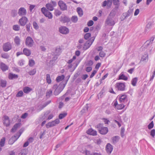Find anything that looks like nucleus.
I'll use <instances>...</instances> for the list:
<instances>
[{
    "label": "nucleus",
    "instance_id": "nucleus-1",
    "mask_svg": "<svg viewBox=\"0 0 155 155\" xmlns=\"http://www.w3.org/2000/svg\"><path fill=\"white\" fill-rule=\"evenodd\" d=\"M112 2L114 5H120L119 0H107V1H104L103 2L102 6L104 7L107 6V8L109 9L111 6Z\"/></svg>",
    "mask_w": 155,
    "mask_h": 155
},
{
    "label": "nucleus",
    "instance_id": "nucleus-2",
    "mask_svg": "<svg viewBox=\"0 0 155 155\" xmlns=\"http://www.w3.org/2000/svg\"><path fill=\"white\" fill-rule=\"evenodd\" d=\"M65 84H60L58 85L57 84H54L53 87L52 89L54 90V94L57 96L58 95L64 88Z\"/></svg>",
    "mask_w": 155,
    "mask_h": 155
},
{
    "label": "nucleus",
    "instance_id": "nucleus-3",
    "mask_svg": "<svg viewBox=\"0 0 155 155\" xmlns=\"http://www.w3.org/2000/svg\"><path fill=\"white\" fill-rule=\"evenodd\" d=\"M115 15V12L113 10L111 11L109 15L105 21V24L109 26H113L115 24V22L113 19V18Z\"/></svg>",
    "mask_w": 155,
    "mask_h": 155
},
{
    "label": "nucleus",
    "instance_id": "nucleus-4",
    "mask_svg": "<svg viewBox=\"0 0 155 155\" xmlns=\"http://www.w3.org/2000/svg\"><path fill=\"white\" fill-rule=\"evenodd\" d=\"M95 127L97 128L99 132L102 135H105L108 131L107 127H104L103 124L101 123L98 124Z\"/></svg>",
    "mask_w": 155,
    "mask_h": 155
},
{
    "label": "nucleus",
    "instance_id": "nucleus-5",
    "mask_svg": "<svg viewBox=\"0 0 155 155\" xmlns=\"http://www.w3.org/2000/svg\"><path fill=\"white\" fill-rule=\"evenodd\" d=\"M95 38L94 37H91L90 40L87 41L84 44L83 49L86 50L88 49L93 43Z\"/></svg>",
    "mask_w": 155,
    "mask_h": 155
},
{
    "label": "nucleus",
    "instance_id": "nucleus-6",
    "mask_svg": "<svg viewBox=\"0 0 155 155\" xmlns=\"http://www.w3.org/2000/svg\"><path fill=\"white\" fill-rule=\"evenodd\" d=\"M56 5L57 3L55 1L51 0L50 3H47L46 5L45 6L48 10L52 11L54 9V7Z\"/></svg>",
    "mask_w": 155,
    "mask_h": 155
},
{
    "label": "nucleus",
    "instance_id": "nucleus-7",
    "mask_svg": "<svg viewBox=\"0 0 155 155\" xmlns=\"http://www.w3.org/2000/svg\"><path fill=\"white\" fill-rule=\"evenodd\" d=\"M41 11L44 15L49 19H51L52 18V15L51 13L45 7H43L41 8Z\"/></svg>",
    "mask_w": 155,
    "mask_h": 155
},
{
    "label": "nucleus",
    "instance_id": "nucleus-8",
    "mask_svg": "<svg viewBox=\"0 0 155 155\" xmlns=\"http://www.w3.org/2000/svg\"><path fill=\"white\" fill-rule=\"evenodd\" d=\"M34 41L31 37H28L25 40V45L28 47H31L33 45Z\"/></svg>",
    "mask_w": 155,
    "mask_h": 155
},
{
    "label": "nucleus",
    "instance_id": "nucleus-9",
    "mask_svg": "<svg viewBox=\"0 0 155 155\" xmlns=\"http://www.w3.org/2000/svg\"><path fill=\"white\" fill-rule=\"evenodd\" d=\"M59 31L61 34L66 35L69 33V30L66 27L61 26L59 28Z\"/></svg>",
    "mask_w": 155,
    "mask_h": 155
},
{
    "label": "nucleus",
    "instance_id": "nucleus-10",
    "mask_svg": "<svg viewBox=\"0 0 155 155\" xmlns=\"http://www.w3.org/2000/svg\"><path fill=\"white\" fill-rule=\"evenodd\" d=\"M125 83L121 82L117 83L116 84L115 87L117 88L118 90L120 91H124L125 90Z\"/></svg>",
    "mask_w": 155,
    "mask_h": 155
},
{
    "label": "nucleus",
    "instance_id": "nucleus-11",
    "mask_svg": "<svg viewBox=\"0 0 155 155\" xmlns=\"http://www.w3.org/2000/svg\"><path fill=\"white\" fill-rule=\"evenodd\" d=\"M60 123V120L58 119H56L55 120L51 122H49L48 124H46V127L47 128L50 127L55 126Z\"/></svg>",
    "mask_w": 155,
    "mask_h": 155
},
{
    "label": "nucleus",
    "instance_id": "nucleus-12",
    "mask_svg": "<svg viewBox=\"0 0 155 155\" xmlns=\"http://www.w3.org/2000/svg\"><path fill=\"white\" fill-rule=\"evenodd\" d=\"M58 4L61 11H64L67 10V6L63 1H59L58 2Z\"/></svg>",
    "mask_w": 155,
    "mask_h": 155
},
{
    "label": "nucleus",
    "instance_id": "nucleus-13",
    "mask_svg": "<svg viewBox=\"0 0 155 155\" xmlns=\"http://www.w3.org/2000/svg\"><path fill=\"white\" fill-rule=\"evenodd\" d=\"M12 48L11 44L9 42L5 43L3 45V49L4 51L7 52L11 49Z\"/></svg>",
    "mask_w": 155,
    "mask_h": 155
},
{
    "label": "nucleus",
    "instance_id": "nucleus-14",
    "mask_svg": "<svg viewBox=\"0 0 155 155\" xmlns=\"http://www.w3.org/2000/svg\"><path fill=\"white\" fill-rule=\"evenodd\" d=\"M118 97L120 102L126 103L128 101L127 96L126 94H120L118 95Z\"/></svg>",
    "mask_w": 155,
    "mask_h": 155
},
{
    "label": "nucleus",
    "instance_id": "nucleus-15",
    "mask_svg": "<svg viewBox=\"0 0 155 155\" xmlns=\"http://www.w3.org/2000/svg\"><path fill=\"white\" fill-rule=\"evenodd\" d=\"M28 21V18L25 16L22 17L19 20V24L21 26H25Z\"/></svg>",
    "mask_w": 155,
    "mask_h": 155
},
{
    "label": "nucleus",
    "instance_id": "nucleus-16",
    "mask_svg": "<svg viewBox=\"0 0 155 155\" xmlns=\"http://www.w3.org/2000/svg\"><path fill=\"white\" fill-rule=\"evenodd\" d=\"M70 20L71 19L65 15L61 16L59 18V21L63 23H68Z\"/></svg>",
    "mask_w": 155,
    "mask_h": 155
},
{
    "label": "nucleus",
    "instance_id": "nucleus-17",
    "mask_svg": "<svg viewBox=\"0 0 155 155\" xmlns=\"http://www.w3.org/2000/svg\"><path fill=\"white\" fill-rule=\"evenodd\" d=\"M133 9H129L126 12L123 13V16H124V18L121 19V21L124 20L127 17L131 15L133 11Z\"/></svg>",
    "mask_w": 155,
    "mask_h": 155
},
{
    "label": "nucleus",
    "instance_id": "nucleus-18",
    "mask_svg": "<svg viewBox=\"0 0 155 155\" xmlns=\"http://www.w3.org/2000/svg\"><path fill=\"white\" fill-rule=\"evenodd\" d=\"M27 13L26 9L24 8H20L18 11V14L19 16H23L25 15Z\"/></svg>",
    "mask_w": 155,
    "mask_h": 155
},
{
    "label": "nucleus",
    "instance_id": "nucleus-19",
    "mask_svg": "<svg viewBox=\"0 0 155 155\" xmlns=\"http://www.w3.org/2000/svg\"><path fill=\"white\" fill-rule=\"evenodd\" d=\"M106 150L107 153L110 154L113 150V146L109 143H107L106 147Z\"/></svg>",
    "mask_w": 155,
    "mask_h": 155
},
{
    "label": "nucleus",
    "instance_id": "nucleus-20",
    "mask_svg": "<svg viewBox=\"0 0 155 155\" xmlns=\"http://www.w3.org/2000/svg\"><path fill=\"white\" fill-rule=\"evenodd\" d=\"M3 124L6 127H8L10 125V121L8 116H4Z\"/></svg>",
    "mask_w": 155,
    "mask_h": 155
},
{
    "label": "nucleus",
    "instance_id": "nucleus-21",
    "mask_svg": "<svg viewBox=\"0 0 155 155\" xmlns=\"http://www.w3.org/2000/svg\"><path fill=\"white\" fill-rule=\"evenodd\" d=\"M0 68L4 72L8 70V66L2 62L0 63Z\"/></svg>",
    "mask_w": 155,
    "mask_h": 155
},
{
    "label": "nucleus",
    "instance_id": "nucleus-22",
    "mask_svg": "<svg viewBox=\"0 0 155 155\" xmlns=\"http://www.w3.org/2000/svg\"><path fill=\"white\" fill-rule=\"evenodd\" d=\"M87 134L92 135L93 136H95L97 135V131L94 130L92 128L89 129L87 131Z\"/></svg>",
    "mask_w": 155,
    "mask_h": 155
},
{
    "label": "nucleus",
    "instance_id": "nucleus-23",
    "mask_svg": "<svg viewBox=\"0 0 155 155\" xmlns=\"http://www.w3.org/2000/svg\"><path fill=\"white\" fill-rule=\"evenodd\" d=\"M20 123H18L15 124L12 129L11 132L12 133L15 132L17 128L20 127Z\"/></svg>",
    "mask_w": 155,
    "mask_h": 155
},
{
    "label": "nucleus",
    "instance_id": "nucleus-24",
    "mask_svg": "<svg viewBox=\"0 0 155 155\" xmlns=\"http://www.w3.org/2000/svg\"><path fill=\"white\" fill-rule=\"evenodd\" d=\"M15 136H13L10 138L8 141V143L9 144H13L18 138L19 136L17 137V139L15 138Z\"/></svg>",
    "mask_w": 155,
    "mask_h": 155
},
{
    "label": "nucleus",
    "instance_id": "nucleus-25",
    "mask_svg": "<svg viewBox=\"0 0 155 155\" xmlns=\"http://www.w3.org/2000/svg\"><path fill=\"white\" fill-rule=\"evenodd\" d=\"M18 77V75L15 74H13L11 73H10L8 74V78L10 80L17 79Z\"/></svg>",
    "mask_w": 155,
    "mask_h": 155
},
{
    "label": "nucleus",
    "instance_id": "nucleus-26",
    "mask_svg": "<svg viewBox=\"0 0 155 155\" xmlns=\"http://www.w3.org/2000/svg\"><path fill=\"white\" fill-rule=\"evenodd\" d=\"M154 39V37H151L150 40H147L145 42L144 44V45L146 47H147L150 43L152 44V43Z\"/></svg>",
    "mask_w": 155,
    "mask_h": 155
},
{
    "label": "nucleus",
    "instance_id": "nucleus-27",
    "mask_svg": "<svg viewBox=\"0 0 155 155\" xmlns=\"http://www.w3.org/2000/svg\"><path fill=\"white\" fill-rule=\"evenodd\" d=\"M23 54L27 56H29L31 54V51L30 50L24 48L23 50Z\"/></svg>",
    "mask_w": 155,
    "mask_h": 155
},
{
    "label": "nucleus",
    "instance_id": "nucleus-28",
    "mask_svg": "<svg viewBox=\"0 0 155 155\" xmlns=\"http://www.w3.org/2000/svg\"><path fill=\"white\" fill-rule=\"evenodd\" d=\"M7 81L5 80L1 79L0 80V84L2 87H5L7 85Z\"/></svg>",
    "mask_w": 155,
    "mask_h": 155
},
{
    "label": "nucleus",
    "instance_id": "nucleus-29",
    "mask_svg": "<svg viewBox=\"0 0 155 155\" xmlns=\"http://www.w3.org/2000/svg\"><path fill=\"white\" fill-rule=\"evenodd\" d=\"M121 79L127 81L128 79V78L125 76L124 74H121L119 76L118 80Z\"/></svg>",
    "mask_w": 155,
    "mask_h": 155
},
{
    "label": "nucleus",
    "instance_id": "nucleus-30",
    "mask_svg": "<svg viewBox=\"0 0 155 155\" xmlns=\"http://www.w3.org/2000/svg\"><path fill=\"white\" fill-rule=\"evenodd\" d=\"M119 139V137L118 136H115L112 138L113 143L115 144L118 141Z\"/></svg>",
    "mask_w": 155,
    "mask_h": 155
},
{
    "label": "nucleus",
    "instance_id": "nucleus-31",
    "mask_svg": "<svg viewBox=\"0 0 155 155\" xmlns=\"http://www.w3.org/2000/svg\"><path fill=\"white\" fill-rule=\"evenodd\" d=\"M77 11L80 17H81L83 15V11L82 9L81 8H78L77 9Z\"/></svg>",
    "mask_w": 155,
    "mask_h": 155
},
{
    "label": "nucleus",
    "instance_id": "nucleus-32",
    "mask_svg": "<svg viewBox=\"0 0 155 155\" xmlns=\"http://www.w3.org/2000/svg\"><path fill=\"white\" fill-rule=\"evenodd\" d=\"M65 78V76L64 75H62L61 76H58L57 77L56 80L57 82H59L62 81Z\"/></svg>",
    "mask_w": 155,
    "mask_h": 155
},
{
    "label": "nucleus",
    "instance_id": "nucleus-33",
    "mask_svg": "<svg viewBox=\"0 0 155 155\" xmlns=\"http://www.w3.org/2000/svg\"><path fill=\"white\" fill-rule=\"evenodd\" d=\"M14 41L17 45H19L20 44V39L19 37L16 36L14 39Z\"/></svg>",
    "mask_w": 155,
    "mask_h": 155
},
{
    "label": "nucleus",
    "instance_id": "nucleus-34",
    "mask_svg": "<svg viewBox=\"0 0 155 155\" xmlns=\"http://www.w3.org/2000/svg\"><path fill=\"white\" fill-rule=\"evenodd\" d=\"M31 89L29 87H26L23 89V91L25 93H27L31 91Z\"/></svg>",
    "mask_w": 155,
    "mask_h": 155
},
{
    "label": "nucleus",
    "instance_id": "nucleus-35",
    "mask_svg": "<svg viewBox=\"0 0 155 155\" xmlns=\"http://www.w3.org/2000/svg\"><path fill=\"white\" fill-rule=\"evenodd\" d=\"M71 20L73 23H76L78 21L77 16L75 15L72 16L71 18Z\"/></svg>",
    "mask_w": 155,
    "mask_h": 155
},
{
    "label": "nucleus",
    "instance_id": "nucleus-36",
    "mask_svg": "<svg viewBox=\"0 0 155 155\" xmlns=\"http://www.w3.org/2000/svg\"><path fill=\"white\" fill-rule=\"evenodd\" d=\"M138 78H133L131 81V84L134 86H135L136 85Z\"/></svg>",
    "mask_w": 155,
    "mask_h": 155
},
{
    "label": "nucleus",
    "instance_id": "nucleus-37",
    "mask_svg": "<svg viewBox=\"0 0 155 155\" xmlns=\"http://www.w3.org/2000/svg\"><path fill=\"white\" fill-rule=\"evenodd\" d=\"M52 92L51 89L48 90L46 93V96L47 98H49L52 95Z\"/></svg>",
    "mask_w": 155,
    "mask_h": 155
},
{
    "label": "nucleus",
    "instance_id": "nucleus-38",
    "mask_svg": "<svg viewBox=\"0 0 155 155\" xmlns=\"http://www.w3.org/2000/svg\"><path fill=\"white\" fill-rule=\"evenodd\" d=\"M5 138V137H2L0 141V146L3 147L4 146Z\"/></svg>",
    "mask_w": 155,
    "mask_h": 155
},
{
    "label": "nucleus",
    "instance_id": "nucleus-39",
    "mask_svg": "<svg viewBox=\"0 0 155 155\" xmlns=\"http://www.w3.org/2000/svg\"><path fill=\"white\" fill-rule=\"evenodd\" d=\"M36 68H34L28 72V74L30 75H34L36 73Z\"/></svg>",
    "mask_w": 155,
    "mask_h": 155
},
{
    "label": "nucleus",
    "instance_id": "nucleus-40",
    "mask_svg": "<svg viewBox=\"0 0 155 155\" xmlns=\"http://www.w3.org/2000/svg\"><path fill=\"white\" fill-rule=\"evenodd\" d=\"M17 10L13 9L11 11V14L12 16L13 17H15L17 15Z\"/></svg>",
    "mask_w": 155,
    "mask_h": 155
},
{
    "label": "nucleus",
    "instance_id": "nucleus-41",
    "mask_svg": "<svg viewBox=\"0 0 155 155\" xmlns=\"http://www.w3.org/2000/svg\"><path fill=\"white\" fill-rule=\"evenodd\" d=\"M35 61L33 59L29 60L28 64L30 67H32L35 64Z\"/></svg>",
    "mask_w": 155,
    "mask_h": 155
},
{
    "label": "nucleus",
    "instance_id": "nucleus-42",
    "mask_svg": "<svg viewBox=\"0 0 155 155\" xmlns=\"http://www.w3.org/2000/svg\"><path fill=\"white\" fill-rule=\"evenodd\" d=\"M13 29L15 31H18L20 29V27L18 25H14L13 26Z\"/></svg>",
    "mask_w": 155,
    "mask_h": 155
},
{
    "label": "nucleus",
    "instance_id": "nucleus-43",
    "mask_svg": "<svg viewBox=\"0 0 155 155\" xmlns=\"http://www.w3.org/2000/svg\"><path fill=\"white\" fill-rule=\"evenodd\" d=\"M46 80L48 84H51V80L50 77V75L49 74H46Z\"/></svg>",
    "mask_w": 155,
    "mask_h": 155
},
{
    "label": "nucleus",
    "instance_id": "nucleus-44",
    "mask_svg": "<svg viewBox=\"0 0 155 155\" xmlns=\"http://www.w3.org/2000/svg\"><path fill=\"white\" fill-rule=\"evenodd\" d=\"M61 12L58 9H56L55 10L54 14L56 16H59L61 14Z\"/></svg>",
    "mask_w": 155,
    "mask_h": 155
},
{
    "label": "nucleus",
    "instance_id": "nucleus-45",
    "mask_svg": "<svg viewBox=\"0 0 155 155\" xmlns=\"http://www.w3.org/2000/svg\"><path fill=\"white\" fill-rule=\"evenodd\" d=\"M33 25L34 28L36 30L38 29L39 27L37 23L35 21H34L33 22Z\"/></svg>",
    "mask_w": 155,
    "mask_h": 155
},
{
    "label": "nucleus",
    "instance_id": "nucleus-46",
    "mask_svg": "<svg viewBox=\"0 0 155 155\" xmlns=\"http://www.w3.org/2000/svg\"><path fill=\"white\" fill-rule=\"evenodd\" d=\"M93 61L91 60H88L86 64V65L88 66H91L93 64Z\"/></svg>",
    "mask_w": 155,
    "mask_h": 155
},
{
    "label": "nucleus",
    "instance_id": "nucleus-47",
    "mask_svg": "<svg viewBox=\"0 0 155 155\" xmlns=\"http://www.w3.org/2000/svg\"><path fill=\"white\" fill-rule=\"evenodd\" d=\"M66 113L61 114L59 115V119H61L67 115Z\"/></svg>",
    "mask_w": 155,
    "mask_h": 155
},
{
    "label": "nucleus",
    "instance_id": "nucleus-48",
    "mask_svg": "<svg viewBox=\"0 0 155 155\" xmlns=\"http://www.w3.org/2000/svg\"><path fill=\"white\" fill-rule=\"evenodd\" d=\"M91 34L90 33H87L85 34L84 35V38L86 40H87L91 37Z\"/></svg>",
    "mask_w": 155,
    "mask_h": 155
},
{
    "label": "nucleus",
    "instance_id": "nucleus-49",
    "mask_svg": "<svg viewBox=\"0 0 155 155\" xmlns=\"http://www.w3.org/2000/svg\"><path fill=\"white\" fill-rule=\"evenodd\" d=\"M23 94V93L22 91H19L16 95V97H22Z\"/></svg>",
    "mask_w": 155,
    "mask_h": 155
},
{
    "label": "nucleus",
    "instance_id": "nucleus-50",
    "mask_svg": "<svg viewBox=\"0 0 155 155\" xmlns=\"http://www.w3.org/2000/svg\"><path fill=\"white\" fill-rule=\"evenodd\" d=\"M27 154V150L23 149L21 150L20 153V155H26Z\"/></svg>",
    "mask_w": 155,
    "mask_h": 155
},
{
    "label": "nucleus",
    "instance_id": "nucleus-51",
    "mask_svg": "<svg viewBox=\"0 0 155 155\" xmlns=\"http://www.w3.org/2000/svg\"><path fill=\"white\" fill-rule=\"evenodd\" d=\"M31 26V24L30 23L27 24L26 25V28L27 31L29 32L30 31V27Z\"/></svg>",
    "mask_w": 155,
    "mask_h": 155
},
{
    "label": "nucleus",
    "instance_id": "nucleus-52",
    "mask_svg": "<svg viewBox=\"0 0 155 155\" xmlns=\"http://www.w3.org/2000/svg\"><path fill=\"white\" fill-rule=\"evenodd\" d=\"M124 107V105L123 104H118L117 106V108L118 110H120L123 109Z\"/></svg>",
    "mask_w": 155,
    "mask_h": 155
},
{
    "label": "nucleus",
    "instance_id": "nucleus-53",
    "mask_svg": "<svg viewBox=\"0 0 155 155\" xmlns=\"http://www.w3.org/2000/svg\"><path fill=\"white\" fill-rule=\"evenodd\" d=\"M154 126V123L153 121H152L148 126V128L149 129H151Z\"/></svg>",
    "mask_w": 155,
    "mask_h": 155
},
{
    "label": "nucleus",
    "instance_id": "nucleus-54",
    "mask_svg": "<svg viewBox=\"0 0 155 155\" xmlns=\"http://www.w3.org/2000/svg\"><path fill=\"white\" fill-rule=\"evenodd\" d=\"M50 113V110H48L45 112L44 115L42 117L43 119H45V117L48 115Z\"/></svg>",
    "mask_w": 155,
    "mask_h": 155
},
{
    "label": "nucleus",
    "instance_id": "nucleus-55",
    "mask_svg": "<svg viewBox=\"0 0 155 155\" xmlns=\"http://www.w3.org/2000/svg\"><path fill=\"white\" fill-rule=\"evenodd\" d=\"M150 135L153 137L154 138L155 136V129H153L151 130L150 132Z\"/></svg>",
    "mask_w": 155,
    "mask_h": 155
},
{
    "label": "nucleus",
    "instance_id": "nucleus-56",
    "mask_svg": "<svg viewBox=\"0 0 155 155\" xmlns=\"http://www.w3.org/2000/svg\"><path fill=\"white\" fill-rule=\"evenodd\" d=\"M99 55L101 58L104 57L106 55V54L103 51H101L99 52Z\"/></svg>",
    "mask_w": 155,
    "mask_h": 155
},
{
    "label": "nucleus",
    "instance_id": "nucleus-57",
    "mask_svg": "<svg viewBox=\"0 0 155 155\" xmlns=\"http://www.w3.org/2000/svg\"><path fill=\"white\" fill-rule=\"evenodd\" d=\"M94 24V22L92 20L89 21L87 23V25L88 26H91Z\"/></svg>",
    "mask_w": 155,
    "mask_h": 155
},
{
    "label": "nucleus",
    "instance_id": "nucleus-58",
    "mask_svg": "<svg viewBox=\"0 0 155 155\" xmlns=\"http://www.w3.org/2000/svg\"><path fill=\"white\" fill-rule=\"evenodd\" d=\"M1 57L7 59L8 58V56L6 53L2 54H1Z\"/></svg>",
    "mask_w": 155,
    "mask_h": 155
},
{
    "label": "nucleus",
    "instance_id": "nucleus-59",
    "mask_svg": "<svg viewBox=\"0 0 155 155\" xmlns=\"http://www.w3.org/2000/svg\"><path fill=\"white\" fill-rule=\"evenodd\" d=\"M97 71L95 70H94L92 73L91 75L90 76V78H93L95 74L96 73Z\"/></svg>",
    "mask_w": 155,
    "mask_h": 155
},
{
    "label": "nucleus",
    "instance_id": "nucleus-60",
    "mask_svg": "<svg viewBox=\"0 0 155 155\" xmlns=\"http://www.w3.org/2000/svg\"><path fill=\"white\" fill-rule=\"evenodd\" d=\"M147 58H148V55H147V56L145 55V56H143L141 58V61H145L147 60Z\"/></svg>",
    "mask_w": 155,
    "mask_h": 155
},
{
    "label": "nucleus",
    "instance_id": "nucleus-61",
    "mask_svg": "<svg viewBox=\"0 0 155 155\" xmlns=\"http://www.w3.org/2000/svg\"><path fill=\"white\" fill-rule=\"evenodd\" d=\"M24 60L23 59H22L19 61L18 64L20 66H22L24 64Z\"/></svg>",
    "mask_w": 155,
    "mask_h": 155
},
{
    "label": "nucleus",
    "instance_id": "nucleus-62",
    "mask_svg": "<svg viewBox=\"0 0 155 155\" xmlns=\"http://www.w3.org/2000/svg\"><path fill=\"white\" fill-rule=\"evenodd\" d=\"M88 77V75L87 74H84L82 75V79L83 80H85Z\"/></svg>",
    "mask_w": 155,
    "mask_h": 155
},
{
    "label": "nucleus",
    "instance_id": "nucleus-63",
    "mask_svg": "<svg viewBox=\"0 0 155 155\" xmlns=\"http://www.w3.org/2000/svg\"><path fill=\"white\" fill-rule=\"evenodd\" d=\"M92 69V68L91 67H87L86 68V71L88 72H90V71H91Z\"/></svg>",
    "mask_w": 155,
    "mask_h": 155
},
{
    "label": "nucleus",
    "instance_id": "nucleus-64",
    "mask_svg": "<svg viewBox=\"0 0 155 155\" xmlns=\"http://www.w3.org/2000/svg\"><path fill=\"white\" fill-rule=\"evenodd\" d=\"M90 155H102L100 153H92L90 154Z\"/></svg>",
    "mask_w": 155,
    "mask_h": 155
}]
</instances>
